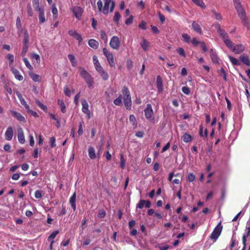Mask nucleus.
<instances>
[{
  "label": "nucleus",
  "mask_w": 250,
  "mask_h": 250,
  "mask_svg": "<svg viewBox=\"0 0 250 250\" xmlns=\"http://www.w3.org/2000/svg\"><path fill=\"white\" fill-rule=\"evenodd\" d=\"M121 44V41L119 37L116 36H113L110 41L109 45L110 47L116 50H118Z\"/></svg>",
  "instance_id": "nucleus-7"
},
{
  "label": "nucleus",
  "mask_w": 250,
  "mask_h": 250,
  "mask_svg": "<svg viewBox=\"0 0 250 250\" xmlns=\"http://www.w3.org/2000/svg\"><path fill=\"white\" fill-rule=\"evenodd\" d=\"M182 92L186 94V95H189L190 93V89L187 86H183L182 88Z\"/></svg>",
  "instance_id": "nucleus-61"
},
{
  "label": "nucleus",
  "mask_w": 250,
  "mask_h": 250,
  "mask_svg": "<svg viewBox=\"0 0 250 250\" xmlns=\"http://www.w3.org/2000/svg\"><path fill=\"white\" fill-rule=\"evenodd\" d=\"M100 35L101 39L105 42H107V36L104 30H101L100 32Z\"/></svg>",
  "instance_id": "nucleus-41"
},
{
  "label": "nucleus",
  "mask_w": 250,
  "mask_h": 250,
  "mask_svg": "<svg viewBox=\"0 0 250 250\" xmlns=\"http://www.w3.org/2000/svg\"><path fill=\"white\" fill-rule=\"evenodd\" d=\"M182 38L183 39L184 41L188 43H189L191 42V38L189 35L186 33H183L182 35Z\"/></svg>",
  "instance_id": "nucleus-38"
},
{
  "label": "nucleus",
  "mask_w": 250,
  "mask_h": 250,
  "mask_svg": "<svg viewBox=\"0 0 250 250\" xmlns=\"http://www.w3.org/2000/svg\"><path fill=\"white\" fill-rule=\"evenodd\" d=\"M229 59L230 61L231 62L233 65H240V62H239V61L237 59H236V58H235L233 57H231V56H229Z\"/></svg>",
  "instance_id": "nucleus-44"
},
{
  "label": "nucleus",
  "mask_w": 250,
  "mask_h": 250,
  "mask_svg": "<svg viewBox=\"0 0 250 250\" xmlns=\"http://www.w3.org/2000/svg\"><path fill=\"white\" fill-rule=\"evenodd\" d=\"M99 73L102 77L103 80L104 81H106L108 80L109 77L108 74L104 69L100 71Z\"/></svg>",
  "instance_id": "nucleus-34"
},
{
  "label": "nucleus",
  "mask_w": 250,
  "mask_h": 250,
  "mask_svg": "<svg viewBox=\"0 0 250 250\" xmlns=\"http://www.w3.org/2000/svg\"><path fill=\"white\" fill-rule=\"evenodd\" d=\"M122 95L121 94H120L119 97L114 100V101H113L114 104L117 106L121 105L122 104Z\"/></svg>",
  "instance_id": "nucleus-35"
},
{
  "label": "nucleus",
  "mask_w": 250,
  "mask_h": 250,
  "mask_svg": "<svg viewBox=\"0 0 250 250\" xmlns=\"http://www.w3.org/2000/svg\"><path fill=\"white\" fill-rule=\"evenodd\" d=\"M64 93L65 95L68 97H70L71 96V91L70 89L68 88L67 86H65L64 87Z\"/></svg>",
  "instance_id": "nucleus-59"
},
{
  "label": "nucleus",
  "mask_w": 250,
  "mask_h": 250,
  "mask_svg": "<svg viewBox=\"0 0 250 250\" xmlns=\"http://www.w3.org/2000/svg\"><path fill=\"white\" fill-rule=\"evenodd\" d=\"M195 178V175L193 173H190L188 174V181L190 182L194 181Z\"/></svg>",
  "instance_id": "nucleus-58"
},
{
  "label": "nucleus",
  "mask_w": 250,
  "mask_h": 250,
  "mask_svg": "<svg viewBox=\"0 0 250 250\" xmlns=\"http://www.w3.org/2000/svg\"><path fill=\"white\" fill-rule=\"evenodd\" d=\"M201 42L198 41L196 38H193L190 42L194 46H197L199 44H200Z\"/></svg>",
  "instance_id": "nucleus-60"
},
{
  "label": "nucleus",
  "mask_w": 250,
  "mask_h": 250,
  "mask_svg": "<svg viewBox=\"0 0 250 250\" xmlns=\"http://www.w3.org/2000/svg\"><path fill=\"white\" fill-rule=\"evenodd\" d=\"M224 43H225L226 45L231 50L232 49V47L233 46V42L230 41V40L228 38L226 40H225L224 41Z\"/></svg>",
  "instance_id": "nucleus-39"
},
{
  "label": "nucleus",
  "mask_w": 250,
  "mask_h": 250,
  "mask_svg": "<svg viewBox=\"0 0 250 250\" xmlns=\"http://www.w3.org/2000/svg\"><path fill=\"white\" fill-rule=\"evenodd\" d=\"M133 65V62L131 60H127L126 61V67L128 70H130Z\"/></svg>",
  "instance_id": "nucleus-62"
},
{
  "label": "nucleus",
  "mask_w": 250,
  "mask_h": 250,
  "mask_svg": "<svg viewBox=\"0 0 250 250\" xmlns=\"http://www.w3.org/2000/svg\"><path fill=\"white\" fill-rule=\"evenodd\" d=\"M18 139L21 144H24L25 142L23 129L21 127H19L17 130Z\"/></svg>",
  "instance_id": "nucleus-13"
},
{
  "label": "nucleus",
  "mask_w": 250,
  "mask_h": 250,
  "mask_svg": "<svg viewBox=\"0 0 250 250\" xmlns=\"http://www.w3.org/2000/svg\"><path fill=\"white\" fill-rule=\"evenodd\" d=\"M58 104L60 105V106L61 107V111L63 113H65L66 112V107H65V104H64L63 100L59 99L58 100Z\"/></svg>",
  "instance_id": "nucleus-31"
},
{
  "label": "nucleus",
  "mask_w": 250,
  "mask_h": 250,
  "mask_svg": "<svg viewBox=\"0 0 250 250\" xmlns=\"http://www.w3.org/2000/svg\"><path fill=\"white\" fill-rule=\"evenodd\" d=\"M217 32L219 34L223 41L229 38L228 34L224 30L221 28L219 24L217 25Z\"/></svg>",
  "instance_id": "nucleus-16"
},
{
  "label": "nucleus",
  "mask_w": 250,
  "mask_h": 250,
  "mask_svg": "<svg viewBox=\"0 0 250 250\" xmlns=\"http://www.w3.org/2000/svg\"><path fill=\"white\" fill-rule=\"evenodd\" d=\"M146 203V201L144 200H140L138 204L137 205V208L140 209L143 208Z\"/></svg>",
  "instance_id": "nucleus-52"
},
{
  "label": "nucleus",
  "mask_w": 250,
  "mask_h": 250,
  "mask_svg": "<svg viewBox=\"0 0 250 250\" xmlns=\"http://www.w3.org/2000/svg\"><path fill=\"white\" fill-rule=\"evenodd\" d=\"M29 75L34 82H40L42 81L41 77L39 75L36 74L32 72H30Z\"/></svg>",
  "instance_id": "nucleus-22"
},
{
  "label": "nucleus",
  "mask_w": 250,
  "mask_h": 250,
  "mask_svg": "<svg viewBox=\"0 0 250 250\" xmlns=\"http://www.w3.org/2000/svg\"><path fill=\"white\" fill-rule=\"evenodd\" d=\"M182 139L185 143H188L192 141V137L189 134L185 133L182 137Z\"/></svg>",
  "instance_id": "nucleus-29"
},
{
  "label": "nucleus",
  "mask_w": 250,
  "mask_h": 250,
  "mask_svg": "<svg viewBox=\"0 0 250 250\" xmlns=\"http://www.w3.org/2000/svg\"><path fill=\"white\" fill-rule=\"evenodd\" d=\"M68 58L69 60H70L72 65L73 66H76L77 64V62L75 60V58L74 55L72 54H69L68 55Z\"/></svg>",
  "instance_id": "nucleus-40"
},
{
  "label": "nucleus",
  "mask_w": 250,
  "mask_h": 250,
  "mask_svg": "<svg viewBox=\"0 0 250 250\" xmlns=\"http://www.w3.org/2000/svg\"><path fill=\"white\" fill-rule=\"evenodd\" d=\"M88 155L91 159H95L96 157L95 150L93 147L90 146L88 149Z\"/></svg>",
  "instance_id": "nucleus-25"
},
{
  "label": "nucleus",
  "mask_w": 250,
  "mask_h": 250,
  "mask_svg": "<svg viewBox=\"0 0 250 250\" xmlns=\"http://www.w3.org/2000/svg\"><path fill=\"white\" fill-rule=\"evenodd\" d=\"M82 110L83 112L86 115L87 118L88 119H90L91 118V112L90 110L89 109V105L87 101L83 99L82 101Z\"/></svg>",
  "instance_id": "nucleus-8"
},
{
  "label": "nucleus",
  "mask_w": 250,
  "mask_h": 250,
  "mask_svg": "<svg viewBox=\"0 0 250 250\" xmlns=\"http://www.w3.org/2000/svg\"><path fill=\"white\" fill-rule=\"evenodd\" d=\"M218 74L220 76L223 77L224 81H227V76L225 71L223 68H221L220 70L218 71Z\"/></svg>",
  "instance_id": "nucleus-42"
},
{
  "label": "nucleus",
  "mask_w": 250,
  "mask_h": 250,
  "mask_svg": "<svg viewBox=\"0 0 250 250\" xmlns=\"http://www.w3.org/2000/svg\"><path fill=\"white\" fill-rule=\"evenodd\" d=\"M140 45L144 51L147 50L150 45L149 42L145 39L143 38L142 42L140 43Z\"/></svg>",
  "instance_id": "nucleus-28"
},
{
  "label": "nucleus",
  "mask_w": 250,
  "mask_h": 250,
  "mask_svg": "<svg viewBox=\"0 0 250 250\" xmlns=\"http://www.w3.org/2000/svg\"><path fill=\"white\" fill-rule=\"evenodd\" d=\"M39 12V18L40 22L42 23L45 21V18L44 16V9L40 10Z\"/></svg>",
  "instance_id": "nucleus-27"
},
{
  "label": "nucleus",
  "mask_w": 250,
  "mask_h": 250,
  "mask_svg": "<svg viewBox=\"0 0 250 250\" xmlns=\"http://www.w3.org/2000/svg\"><path fill=\"white\" fill-rule=\"evenodd\" d=\"M27 112L29 114H30L31 116H32L34 117H36V118L39 117V115L38 114V113L36 112L31 110L30 109L27 111Z\"/></svg>",
  "instance_id": "nucleus-63"
},
{
  "label": "nucleus",
  "mask_w": 250,
  "mask_h": 250,
  "mask_svg": "<svg viewBox=\"0 0 250 250\" xmlns=\"http://www.w3.org/2000/svg\"><path fill=\"white\" fill-rule=\"evenodd\" d=\"M11 71L17 80L20 81H21L23 80V76L21 74L20 72L18 69H15L13 67H12L11 69Z\"/></svg>",
  "instance_id": "nucleus-19"
},
{
  "label": "nucleus",
  "mask_w": 250,
  "mask_h": 250,
  "mask_svg": "<svg viewBox=\"0 0 250 250\" xmlns=\"http://www.w3.org/2000/svg\"><path fill=\"white\" fill-rule=\"evenodd\" d=\"M191 27L194 31L197 33L202 35L203 31L200 25L195 21H193L191 24Z\"/></svg>",
  "instance_id": "nucleus-15"
},
{
  "label": "nucleus",
  "mask_w": 250,
  "mask_h": 250,
  "mask_svg": "<svg viewBox=\"0 0 250 250\" xmlns=\"http://www.w3.org/2000/svg\"><path fill=\"white\" fill-rule=\"evenodd\" d=\"M16 27L20 31L22 30V26L20 17H17L16 19Z\"/></svg>",
  "instance_id": "nucleus-45"
},
{
  "label": "nucleus",
  "mask_w": 250,
  "mask_h": 250,
  "mask_svg": "<svg viewBox=\"0 0 250 250\" xmlns=\"http://www.w3.org/2000/svg\"><path fill=\"white\" fill-rule=\"evenodd\" d=\"M7 58L9 61V65L13 64L14 63V56L11 54H8L7 56Z\"/></svg>",
  "instance_id": "nucleus-49"
},
{
  "label": "nucleus",
  "mask_w": 250,
  "mask_h": 250,
  "mask_svg": "<svg viewBox=\"0 0 250 250\" xmlns=\"http://www.w3.org/2000/svg\"><path fill=\"white\" fill-rule=\"evenodd\" d=\"M104 5L103 9V13L107 15L109 12H112L115 7V2L112 0H104Z\"/></svg>",
  "instance_id": "nucleus-4"
},
{
  "label": "nucleus",
  "mask_w": 250,
  "mask_h": 250,
  "mask_svg": "<svg viewBox=\"0 0 250 250\" xmlns=\"http://www.w3.org/2000/svg\"><path fill=\"white\" fill-rule=\"evenodd\" d=\"M121 18V15L118 12L115 13L114 17L113 18L114 21L118 24L119 23V21Z\"/></svg>",
  "instance_id": "nucleus-46"
},
{
  "label": "nucleus",
  "mask_w": 250,
  "mask_h": 250,
  "mask_svg": "<svg viewBox=\"0 0 250 250\" xmlns=\"http://www.w3.org/2000/svg\"><path fill=\"white\" fill-rule=\"evenodd\" d=\"M110 66L113 67L115 66V62L114 60V57L113 54H111L108 56L106 57Z\"/></svg>",
  "instance_id": "nucleus-30"
},
{
  "label": "nucleus",
  "mask_w": 250,
  "mask_h": 250,
  "mask_svg": "<svg viewBox=\"0 0 250 250\" xmlns=\"http://www.w3.org/2000/svg\"><path fill=\"white\" fill-rule=\"evenodd\" d=\"M177 52L181 56H182L183 57H186V53H185L184 49L183 48H182V47L178 48L177 49Z\"/></svg>",
  "instance_id": "nucleus-50"
},
{
  "label": "nucleus",
  "mask_w": 250,
  "mask_h": 250,
  "mask_svg": "<svg viewBox=\"0 0 250 250\" xmlns=\"http://www.w3.org/2000/svg\"><path fill=\"white\" fill-rule=\"evenodd\" d=\"M17 96H18V98H19V100L20 101V102H21V104L24 106V107L27 110V111L28 110H29L30 109L29 105L28 104H27L26 101H25L24 98L22 97L21 94H18Z\"/></svg>",
  "instance_id": "nucleus-24"
},
{
  "label": "nucleus",
  "mask_w": 250,
  "mask_h": 250,
  "mask_svg": "<svg viewBox=\"0 0 250 250\" xmlns=\"http://www.w3.org/2000/svg\"><path fill=\"white\" fill-rule=\"evenodd\" d=\"M234 6L236 10L238 17L241 20L245 26L250 28V24L247 17L246 13L240 0H233Z\"/></svg>",
  "instance_id": "nucleus-1"
},
{
  "label": "nucleus",
  "mask_w": 250,
  "mask_h": 250,
  "mask_svg": "<svg viewBox=\"0 0 250 250\" xmlns=\"http://www.w3.org/2000/svg\"><path fill=\"white\" fill-rule=\"evenodd\" d=\"M14 134L13 128L12 126H9L5 133V138L7 141H10L12 139Z\"/></svg>",
  "instance_id": "nucleus-12"
},
{
  "label": "nucleus",
  "mask_w": 250,
  "mask_h": 250,
  "mask_svg": "<svg viewBox=\"0 0 250 250\" xmlns=\"http://www.w3.org/2000/svg\"><path fill=\"white\" fill-rule=\"evenodd\" d=\"M88 44L91 48L96 49L99 47V42L94 39H90L88 42Z\"/></svg>",
  "instance_id": "nucleus-23"
},
{
  "label": "nucleus",
  "mask_w": 250,
  "mask_h": 250,
  "mask_svg": "<svg viewBox=\"0 0 250 250\" xmlns=\"http://www.w3.org/2000/svg\"><path fill=\"white\" fill-rule=\"evenodd\" d=\"M50 144L51 147H55L56 145V138L55 137H52L50 138Z\"/></svg>",
  "instance_id": "nucleus-53"
},
{
  "label": "nucleus",
  "mask_w": 250,
  "mask_h": 250,
  "mask_svg": "<svg viewBox=\"0 0 250 250\" xmlns=\"http://www.w3.org/2000/svg\"><path fill=\"white\" fill-rule=\"evenodd\" d=\"M27 12L29 16L32 17L33 16V11L30 4H28L27 6Z\"/></svg>",
  "instance_id": "nucleus-57"
},
{
  "label": "nucleus",
  "mask_w": 250,
  "mask_h": 250,
  "mask_svg": "<svg viewBox=\"0 0 250 250\" xmlns=\"http://www.w3.org/2000/svg\"><path fill=\"white\" fill-rule=\"evenodd\" d=\"M76 193L74 192L69 199V203L74 211L76 209Z\"/></svg>",
  "instance_id": "nucleus-20"
},
{
  "label": "nucleus",
  "mask_w": 250,
  "mask_h": 250,
  "mask_svg": "<svg viewBox=\"0 0 250 250\" xmlns=\"http://www.w3.org/2000/svg\"><path fill=\"white\" fill-rule=\"evenodd\" d=\"M97 6H98V11L99 12H103V2L101 0H99L98 1H97Z\"/></svg>",
  "instance_id": "nucleus-54"
},
{
  "label": "nucleus",
  "mask_w": 250,
  "mask_h": 250,
  "mask_svg": "<svg viewBox=\"0 0 250 250\" xmlns=\"http://www.w3.org/2000/svg\"><path fill=\"white\" fill-rule=\"evenodd\" d=\"M245 49L244 46L242 44H237L235 46H233L231 50L234 53L239 54L241 53Z\"/></svg>",
  "instance_id": "nucleus-17"
},
{
  "label": "nucleus",
  "mask_w": 250,
  "mask_h": 250,
  "mask_svg": "<svg viewBox=\"0 0 250 250\" xmlns=\"http://www.w3.org/2000/svg\"><path fill=\"white\" fill-rule=\"evenodd\" d=\"M59 233V230H55L53 232H52L50 235L48 237L47 240L51 242V241L54 240V239L56 237L57 234Z\"/></svg>",
  "instance_id": "nucleus-36"
},
{
  "label": "nucleus",
  "mask_w": 250,
  "mask_h": 250,
  "mask_svg": "<svg viewBox=\"0 0 250 250\" xmlns=\"http://www.w3.org/2000/svg\"><path fill=\"white\" fill-rule=\"evenodd\" d=\"M211 12L213 13V14L215 15V19L217 20H221L222 18V16L221 15V14L220 13H217L215 10H211Z\"/></svg>",
  "instance_id": "nucleus-55"
},
{
  "label": "nucleus",
  "mask_w": 250,
  "mask_h": 250,
  "mask_svg": "<svg viewBox=\"0 0 250 250\" xmlns=\"http://www.w3.org/2000/svg\"><path fill=\"white\" fill-rule=\"evenodd\" d=\"M156 85L159 93H161L163 91V80L160 75H158L156 78Z\"/></svg>",
  "instance_id": "nucleus-14"
},
{
  "label": "nucleus",
  "mask_w": 250,
  "mask_h": 250,
  "mask_svg": "<svg viewBox=\"0 0 250 250\" xmlns=\"http://www.w3.org/2000/svg\"><path fill=\"white\" fill-rule=\"evenodd\" d=\"M24 37L23 40V44L28 45L29 36L27 31L24 32Z\"/></svg>",
  "instance_id": "nucleus-33"
},
{
  "label": "nucleus",
  "mask_w": 250,
  "mask_h": 250,
  "mask_svg": "<svg viewBox=\"0 0 250 250\" xmlns=\"http://www.w3.org/2000/svg\"><path fill=\"white\" fill-rule=\"evenodd\" d=\"M71 11L74 14L75 17L80 20L82 14L83 12V9L80 6H74L71 8Z\"/></svg>",
  "instance_id": "nucleus-9"
},
{
  "label": "nucleus",
  "mask_w": 250,
  "mask_h": 250,
  "mask_svg": "<svg viewBox=\"0 0 250 250\" xmlns=\"http://www.w3.org/2000/svg\"><path fill=\"white\" fill-rule=\"evenodd\" d=\"M192 1L193 3L201 7L202 8L205 9L206 7V6L203 0H192Z\"/></svg>",
  "instance_id": "nucleus-32"
},
{
  "label": "nucleus",
  "mask_w": 250,
  "mask_h": 250,
  "mask_svg": "<svg viewBox=\"0 0 250 250\" xmlns=\"http://www.w3.org/2000/svg\"><path fill=\"white\" fill-rule=\"evenodd\" d=\"M68 34L70 36L73 37L78 41L79 45L81 44V43L83 41V38L81 34L78 33L76 31L72 30H69Z\"/></svg>",
  "instance_id": "nucleus-11"
},
{
  "label": "nucleus",
  "mask_w": 250,
  "mask_h": 250,
  "mask_svg": "<svg viewBox=\"0 0 250 250\" xmlns=\"http://www.w3.org/2000/svg\"><path fill=\"white\" fill-rule=\"evenodd\" d=\"M28 47H29L28 45L23 44L22 51L21 52V55L22 56H24L25 55V54L28 50Z\"/></svg>",
  "instance_id": "nucleus-47"
},
{
  "label": "nucleus",
  "mask_w": 250,
  "mask_h": 250,
  "mask_svg": "<svg viewBox=\"0 0 250 250\" xmlns=\"http://www.w3.org/2000/svg\"><path fill=\"white\" fill-rule=\"evenodd\" d=\"M125 160L124 158L123 154L120 155V167L124 169L125 168Z\"/></svg>",
  "instance_id": "nucleus-43"
},
{
  "label": "nucleus",
  "mask_w": 250,
  "mask_h": 250,
  "mask_svg": "<svg viewBox=\"0 0 250 250\" xmlns=\"http://www.w3.org/2000/svg\"><path fill=\"white\" fill-rule=\"evenodd\" d=\"M83 122H81L79 123V129L78 130V134L79 136H81L83 133Z\"/></svg>",
  "instance_id": "nucleus-51"
},
{
  "label": "nucleus",
  "mask_w": 250,
  "mask_h": 250,
  "mask_svg": "<svg viewBox=\"0 0 250 250\" xmlns=\"http://www.w3.org/2000/svg\"><path fill=\"white\" fill-rule=\"evenodd\" d=\"M246 233H245L242 237V243L243 245H245L247 242V238L250 235V227H246Z\"/></svg>",
  "instance_id": "nucleus-26"
},
{
  "label": "nucleus",
  "mask_w": 250,
  "mask_h": 250,
  "mask_svg": "<svg viewBox=\"0 0 250 250\" xmlns=\"http://www.w3.org/2000/svg\"><path fill=\"white\" fill-rule=\"evenodd\" d=\"M42 191L41 190H38L35 192V197L37 199H40L42 197Z\"/></svg>",
  "instance_id": "nucleus-56"
},
{
  "label": "nucleus",
  "mask_w": 250,
  "mask_h": 250,
  "mask_svg": "<svg viewBox=\"0 0 250 250\" xmlns=\"http://www.w3.org/2000/svg\"><path fill=\"white\" fill-rule=\"evenodd\" d=\"M10 112L17 120L21 123H25L26 120L25 118L20 113L15 110H11Z\"/></svg>",
  "instance_id": "nucleus-10"
},
{
  "label": "nucleus",
  "mask_w": 250,
  "mask_h": 250,
  "mask_svg": "<svg viewBox=\"0 0 250 250\" xmlns=\"http://www.w3.org/2000/svg\"><path fill=\"white\" fill-rule=\"evenodd\" d=\"M80 75L85 81L89 87H90L93 83V78L83 68L80 67Z\"/></svg>",
  "instance_id": "nucleus-3"
},
{
  "label": "nucleus",
  "mask_w": 250,
  "mask_h": 250,
  "mask_svg": "<svg viewBox=\"0 0 250 250\" xmlns=\"http://www.w3.org/2000/svg\"><path fill=\"white\" fill-rule=\"evenodd\" d=\"M133 16L132 15L130 16V17L126 20V21H125V24L127 25H129V24H130L131 23H132L133 22Z\"/></svg>",
  "instance_id": "nucleus-64"
},
{
  "label": "nucleus",
  "mask_w": 250,
  "mask_h": 250,
  "mask_svg": "<svg viewBox=\"0 0 250 250\" xmlns=\"http://www.w3.org/2000/svg\"><path fill=\"white\" fill-rule=\"evenodd\" d=\"M23 61L26 65V66L30 70H32L33 69L32 66L30 64V62L28 61L27 59L26 58H24L23 59Z\"/></svg>",
  "instance_id": "nucleus-48"
},
{
  "label": "nucleus",
  "mask_w": 250,
  "mask_h": 250,
  "mask_svg": "<svg viewBox=\"0 0 250 250\" xmlns=\"http://www.w3.org/2000/svg\"><path fill=\"white\" fill-rule=\"evenodd\" d=\"M223 226L221 224V222H220L214 229L213 231L210 235V238L211 239L214 240V241H216L222 232Z\"/></svg>",
  "instance_id": "nucleus-5"
},
{
  "label": "nucleus",
  "mask_w": 250,
  "mask_h": 250,
  "mask_svg": "<svg viewBox=\"0 0 250 250\" xmlns=\"http://www.w3.org/2000/svg\"><path fill=\"white\" fill-rule=\"evenodd\" d=\"M144 112L145 117L147 120L150 121L154 120L153 110L151 104H146Z\"/></svg>",
  "instance_id": "nucleus-6"
},
{
  "label": "nucleus",
  "mask_w": 250,
  "mask_h": 250,
  "mask_svg": "<svg viewBox=\"0 0 250 250\" xmlns=\"http://www.w3.org/2000/svg\"><path fill=\"white\" fill-rule=\"evenodd\" d=\"M240 59L243 63L247 66H250V60L248 55L244 54L240 57Z\"/></svg>",
  "instance_id": "nucleus-21"
},
{
  "label": "nucleus",
  "mask_w": 250,
  "mask_h": 250,
  "mask_svg": "<svg viewBox=\"0 0 250 250\" xmlns=\"http://www.w3.org/2000/svg\"><path fill=\"white\" fill-rule=\"evenodd\" d=\"M122 93L124 96V103L125 106L127 110H130L131 108V99L130 91L126 86L123 87Z\"/></svg>",
  "instance_id": "nucleus-2"
},
{
  "label": "nucleus",
  "mask_w": 250,
  "mask_h": 250,
  "mask_svg": "<svg viewBox=\"0 0 250 250\" xmlns=\"http://www.w3.org/2000/svg\"><path fill=\"white\" fill-rule=\"evenodd\" d=\"M210 57L213 63H219V60L217 53L213 49H211L210 50Z\"/></svg>",
  "instance_id": "nucleus-18"
},
{
  "label": "nucleus",
  "mask_w": 250,
  "mask_h": 250,
  "mask_svg": "<svg viewBox=\"0 0 250 250\" xmlns=\"http://www.w3.org/2000/svg\"><path fill=\"white\" fill-rule=\"evenodd\" d=\"M36 104L40 107L42 110L45 112H47V106L42 103L39 100H36Z\"/></svg>",
  "instance_id": "nucleus-37"
}]
</instances>
